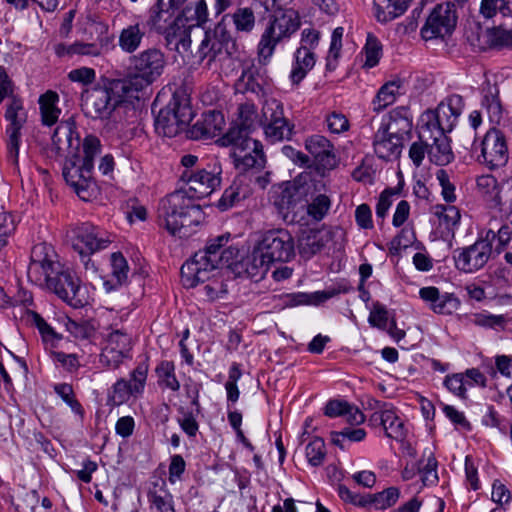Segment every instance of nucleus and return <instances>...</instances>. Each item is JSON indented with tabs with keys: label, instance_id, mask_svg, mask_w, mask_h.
<instances>
[{
	"label": "nucleus",
	"instance_id": "f257e3e1",
	"mask_svg": "<svg viewBox=\"0 0 512 512\" xmlns=\"http://www.w3.org/2000/svg\"><path fill=\"white\" fill-rule=\"evenodd\" d=\"M52 148L64 157L62 175L78 197L88 201L96 191L93 177L94 159L101 151L100 140L87 135L83 142L73 117L60 121L52 135Z\"/></svg>",
	"mask_w": 512,
	"mask_h": 512
},
{
	"label": "nucleus",
	"instance_id": "f03ea898",
	"mask_svg": "<svg viewBox=\"0 0 512 512\" xmlns=\"http://www.w3.org/2000/svg\"><path fill=\"white\" fill-rule=\"evenodd\" d=\"M27 277L32 284L52 291L73 308L89 303L87 290L79 278L64 269L54 247L46 242L32 247Z\"/></svg>",
	"mask_w": 512,
	"mask_h": 512
},
{
	"label": "nucleus",
	"instance_id": "7ed1b4c3",
	"mask_svg": "<svg viewBox=\"0 0 512 512\" xmlns=\"http://www.w3.org/2000/svg\"><path fill=\"white\" fill-rule=\"evenodd\" d=\"M142 79L133 80L105 79L82 93V107L85 114L94 120H108L122 107L132 105L139 100L137 88L141 87Z\"/></svg>",
	"mask_w": 512,
	"mask_h": 512
},
{
	"label": "nucleus",
	"instance_id": "20e7f679",
	"mask_svg": "<svg viewBox=\"0 0 512 512\" xmlns=\"http://www.w3.org/2000/svg\"><path fill=\"white\" fill-rule=\"evenodd\" d=\"M511 237L512 231L507 225H502L497 232L492 229L480 231L473 244L454 251L456 268L465 273L479 271L492 257L499 255L506 248Z\"/></svg>",
	"mask_w": 512,
	"mask_h": 512
},
{
	"label": "nucleus",
	"instance_id": "39448f33",
	"mask_svg": "<svg viewBox=\"0 0 512 512\" xmlns=\"http://www.w3.org/2000/svg\"><path fill=\"white\" fill-rule=\"evenodd\" d=\"M228 237L219 236L212 240L204 250L196 252L181 267V280L185 287L194 288L210 279L226 250L221 251Z\"/></svg>",
	"mask_w": 512,
	"mask_h": 512
},
{
	"label": "nucleus",
	"instance_id": "423d86ee",
	"mask_svg": "<svg viewBox=\"0 0 512 512\" xmlns=\"http://www.w3.org/2000/svg\"><path fill=\"white\" fill-rule=\"evenodd\" d=\"M300 24V17L296 10L273 13L257 46L260 62L267 63L273 56L276 46L288 40L300 28Z\"/></svg>",
	"mask_w": 512,
	"mask_h": 512
},
{
	"label": "nucleus",
	"instance_id": "0eeeda50",
	"mask_svg": "<svg viewBox=\"0 0 512 512\" xmlns=\"http://www.w3.org/2000/svg\"><path fill=\"white\" fill-rule=\"evenodd\" d=\"M72 248L79 255L85 270L97 271L91 255L108 248L113 242V236L105 229L90 222L77 225L72 229Z\"/></svg>",
	"mask_w": 512,
	"mask_h": 512
},
{
	"label": "nucleus",
	"instance_id": "6e6552de",
	"mask_svg": "<svg viewBox=\"0 0 512 512\" xmlns=\"http://www.w3.org/2000/svg\"><path fill=\"white\" fill-rule=\"evenodd\" d=\"M192 200L184 188L167 195L164 203L166 229L172 236L187 238L192 234V215L200 214L199 206Z\"/></svg>",
	"mask_w": 512,
	"mask_h": 512
},
{
	"label": "nucleus",
	"instance_id": "1a4fd4ad",
	"mask_svg": "<svg viewBox=\"0 0 512 512\" xmlns=\"http://www.w3.org/2000/svg\"><path fill=\"white\" fill-rule=\"evenodd\" d=\"M222 166L214 158L195 168L184 170L180 180L185 183V190L190 199L201 200L210 196L221 185Z\"/></svg>",
	"mask_w": 512,
	"mask_h": 512
},
{
	"label": "nucleus",
	"instance_id": "9d476101",
	"mask_svg": "<svg viewBox=\"0 0 512 512\" xmlns=\"http://www.w3.org/2000/svg\"><path fill=\"white\" fill-rule=\"evenodd\" d=\"M133 346V337L126 329L111 325L99 356L100 364L109 370L119 368L132 359Z\"/></svg>",
	"mask_w": 512,
	"mask_h": 512
},
{
	"label": "nucleus",
	"instance_id": "9b49d317",
	"mask_svg": "<svg viewBox=\"0 0 512 512\" xmlns=\"http://www.w3.org/2000/svg\"><path fill=\"white\" fill-rule=\"evenodd\" d=\"M192 118L190 96L186 88L179 87L173 91L165 109H162V134L167 137L178 135Z\"/></svg>",
	"mask_w": 512,
	"mask_h": 512
},
{
	"label": "nucleus",
	"instance_id": "f8f14e48",
	"mask_svg": "<svg viewBox=\"0 0 512 512\" xmlns=\"http://www.w3.org/2000/svg\"><path fill=\"white\" fill-rule=\"evenodd\" d=\"M255 246L272 264L288 262L295 256L294 238L284 228L266 231Z\"/></svg>",
	"mask_w": 512,
	"mask_h": 512
},
{
	"label": "nucleus",
	"instance_id": "ddd939ff",
	"mask_svg": "<svg viewBox=\"0 0 512 512\" xmlns=\"http://www.w3.org/2000/svg\"><path fill=\"white\" fill-rule=\"evenodd\" d=\"M148 365L141 362L129 375V379L120 378L111 387L108 395V403L113 406H120L127 403L131 398L140 396L145 388Z\"/></svg>",
	"mask_w": 512,
	"mask_h": 512
},
{
	"label": "nucleus",
	"instance_id": "4468645a",
	"mask_svg": "<svg viewBox=\"0 0 512 512\" xmlns=\"http://www.w3.org/2000/svg\"><path fill=\"white\" fill-rule=\"evenodd\" d=\"M457 15L453 3H441L434 7L421 28L420 34L425 41L444 38L452 33L456 26Z\"/></svg>",
	"mask_w": 512,
	"mask_h": 512
},
{
	"label": "nucleus",
	"instance_id": "2eb2a0df",
	"mask_svg": "<svg viewBox=\"0 0 512 512\" xmlns=\"http://www.w3.org/2000/svg\"><path fill=\"white\" fill-rule=\"evenodd\" d=\"M23 112V104L20 98L12 97L5 112V119L9 122L6 127L7 134V158L10 163L17 166L19 158L21 129L26 121Z\"/></svg>",
	"mask_w": 512,
	"mask_h": 512
},
{
	"label": "nucleus",
	"instance_id": "dca6fc26",
	"mask_svg": "<svg viewBox=\"0 0 512 512\" xmlns=\"http://www.w3.org/2000/svg\"><path fill=\"white\" fill-rule=\"evenodd\" d=\"M509 159L505 135L496 128L489 129L481 142L479 161L490 169L504 166Z\"/></svg>",
	"mask_w": 512,
	"mask_h": 512
},
{
	"label": "nucleus",
	"instance_id": "f3484780",
	"mask_svg": "<svg viewBox=\"0 0 512 512\" xmlns=\"http://www.w3.org/2000/svg\"><path fill=\"white\" fill-rule=\"evenodd\" d=\"M305 149L313 158L318 173L324 176L336 168L338 159L332 142L323 135L314 134L306 138Z\"/></svg>",
	"mask_w": 512,
	"mask_h": 512
},
{
	"label": "nucleus",
	"instance_id": "a211bd4d",
	"mask_svg": "<svg viewBox=\"0 0 512 512\" xmlns=\"http://www.w3.org/2000/svg\"><path fill=\"white\" fill-rule=\"evenodd\" d=\"M132 63L137 71L124 77V80H133L134 78L142 79L141 87L137 88V95L150 86L160 75V51L157 49H148L141 52L138 56H133Z\"/></svg>",
	"mask_w": 512,
	"mask_h": 512
},
{
	"label": "nucleus",
	"instance_id": "6ab92c4d",
	"mask_svg": "<svg viewBox=\"0 0 512 512\" xmlns=\"http://www.w3.org/2000/svg\"><path fill=\"white\" fill-rule=\"evenodd\" d=\"M420 137L428 143V157L432 163L445 166L454 160L450 139L446 133L429 129V126H421Z\"/></svg>",
	"mask_w": 512,
	"mask_h": 512
},
{
	"label": "nucleus",
	"instance_id": "aec40b11",
	"mask_svg": "<svg viewBox=\"0 0 512 512\" xmlns=\"http://www.w3.org/2000/svg\"><path fill=\"white\" fill-rule=\"evenodd\" d=\"M470 44L478 51L489 49L501 50L512 46V30L505 29L502 26L482 29L472 32L468 37Z\"/></svg>",
	"mask_w": 512,
	"mask_h": 512
},
{
	"label": "nucleus",
	"instance_id": "412c9836",
	"mask_svg": "<svg viewBox=\"0 0 512 512\" xmlns=\"http://www.w3.org/2000/svg\"><path fill=\"white\" fill-rule=\"evenodd\" d=\"M190 9H184L165 30L166 46L183 55L191 46L189 17Z\"/></svg>",
	"mask_w": 512,
	"mask_h": 512
},
{
	"label": "nucleus",
	"instance_id": "4be33fe9",
	"mask_svg": "<svg viewBox=\"0 0 512 512\" xmlns=\"http://www.w3.org/2000/svg\"><path fill=\"white\" fill-rule=\"evenodd\" d=\"M231 155L236 169L240 172L239 176H246L247 178L255 172H261L266 163L260 142L247 148V150H233Z\"/></svg>",
	"mask_w": 512,
	"mask_h": 512
},
{
	"label": "nucleus",
	"instance_id": "5701e85b",
	"mask_svg": "<svg viewBox=\"0 0 512 512\" xmlns=\"http://www.w3.org/2000/svg\"><path fill=\"white\" fill-rule=\"evenodd\" d=\"M225 125L224 115L220 111L209 110L202 114L187 131L193 140H206L217 136Z\"/></svg>",
	"mask_w": 512,
	"mask_h": 512
},
{
	"label": "nucleus",
	"instance_id": "b1692460",
	"mask_svg": "<svg viewBox=\"0 0 512 512\" xmlns=\"http://www.w3.org/2000/svg\"><path fill=\"white\" fill-rule=\"evenodd\" d=\"M130 268L126 258L121 252L110 255V272L102 277L103 289L106 293L123 290L128 283Z\"/></svg>",
	"mask_w": 512,
	"mask_h": 512
},
{
	"label": "nucleus",
	"instance_id": "393cba45",
	"mask_svg": "<svg viewBox=\"0 0 512 512\" xmlns=\"http://www.w3.org/2000/svg\"><path fill=\"white\" fill-rule=\"evenodd\" d=\"M420 298L436 314L451 315L460 306L459 299L450 293L441 294L434 286L423 287L419 290Z\"/></svg>",
	"mask_w": 512,
	"mask_h": 512
},
{
	"label": "nucleus",
	"instance_id": "a878e982",
	"mask_svg": "<svg viewBox=\"0 0 512 512\" xmlns=\"http://www.w3.org/2000/svg\"><path fill=\"white\" fill-rule=\"evenodd\" d=\"M370 422L374 426H381L385 435L391 439L402 442L406 437L404 422L392 407L375 411L370 417Z\"/></svg>",
	"mask_w": 512,
	"mask_h": 512
},
{
	"label": "nucleus",
	"instance_id": "bb28decb",
	"mask_svg": "<svg viewBox=\"0 0 512 512\" xmlns=\"http://www.w3.org/2000/svg\"><path fill=\"white\" fill-rule=\"evenodd\" d=\"M403 143L398 136L391 135L380 126L373 137L374 153L384 161L396 160L401 155Z\"/></svg>",
	"mask_w": 512,
	"mask_h": 512
},
{
	"label": "nucleus",
	"instance_id": "cd10ccee",
	"mask_svg": "<svg viewBox=\"0 0 512 512\" xmlns=\"http://www.w3.org/2000/svg\"><path fill=\"white\" fill-rule=\"evenodd\" d=\"M391 135L398 136L402 142L412 130V119L409 110L406 107H397L393 109L388 116L387 121L380 125Z\"/></svg>",
	"mask_w": 512,
	"mask_h": 512
},
{
	"label": "nucleus",
	"instance_id": "c85d7f7f",
	"mask_svg": "<svg viewBox=\"0 0 512 512\" xmlns=\"http://www.w3.org/2000/svg\"><path fill=\"white\" fill-rule=\"evenodd\" d=\"M101 32L97 38V42L94 43H83L76 41L72 43L73 55H84L97 57L103 53L109 51L113 46V36L108 34V27L106 25H100Z\"/></svg>",
	"mask_w": 512,
	"mask_h": 512
},
{
	"label": "nucleus",
	"instance_id": "c756f323",
	"mask_svg": "<svg viewBox=\"0 0 512 512\" xmlns=\"http://www.w3.org/2000/svg\"><path fill=\"white\" fill-rule=\"evenodd\" d=\"M413 0H374V16L379 23L386 24L402 16Z\"/></svg>",
	"mask_w": 512,
	"mask_h": 512
},
{
	"label": "nucleus",
	"instance_id": "7c9ffc66",
	"mask_svg": "<svg viewBox=\"0 0 512 512\" xmlns=\"http://www.w3.org/2000/svg\"><path fill=\"white\" fill-rule=\"evenodd\" d=\"M252 189L250 184L247 183L246 176H237L232 184L225 189L220 200L219 208L227 210L242 200H245L251 194Z\"/></svg>",
	"mask_w": 512,
	"mask_h": 512
},
{
	"label": "nucleus",
	"instance_id": "2f4dec72",
	"mask_svg": "<svg viewBox=\"0 0 512 512\" xmlns=\"http://www.w3.org/2000/svg\"><path fill=\"white\" fill-rule=\"evenodd\" d=\"M316 59L313 51L298 48L294 53V62L290 72V80L298 85L315 66Z\"/></svg>",
	"mask_w": 512,
	"mask_h": 512
},
{
	"label": "nucleus",
	"instance_id": "473e14b6",
	"mask_svg": "<svg viewBox=\"0 0 512 512\" xmlns=\"http://www.w3.org/2000/svg\"><path fill=\"white\" fill-rule=\"evenodd\" d=\"M251 132L238 123H234L218 142L221 146H232L233 150H247L258 142L250 137Z\"/></svg>",
	"mask_w": 512,
	"mask_h": 512
},
{
	"label": "nucleus",
	"instance_id": "72a5a7b5",
	"mask_svg": "<svg viewBox=\"0 0 512 512\" xmlns=\"http://www.w3.org/2000/svg\"><path fill=\"white\" fill-rule=\"evenodd\" d=\"M59 95L48 90L40 95L38 103L41 115V122L44 126H53L59 120L61 109L58 107Z\"/></svg>",
	"mask_w": 512,
	"mask_h": 512
},
{
	"label": "nucleus",
	"instance_id": "f704fd0d",
	"mask_svg": "<svg viewBox=\"0 0 512 512\" xmlns=\"http://www.w3.org/2000/svg\"><path fill=\"white\" fill-rule=\"evenodd\" d=\"M402 88L403 81L399 78L383 84L372 101L373 110L380 112L389 105H392L396 101L397 96L401 94Z\"/></svg>",
	"mask_w": 512,
	"mask_h": 512
},
{
	"label": "nucleus",
	"instance_id": "c9c22d12",
	"mask_svg": "<svg viewBox=\"0 0 512 512\" xmlns=\"http://www.w3.org/2000/svg\"><path fill=\"white\" fill-rule=\"evenodd\" d=\"M243 265L248 277L258 281L266 275L272 263L255 246L252 253L244 260Z\"/></svg>",
	"mask_w": 512,
	"mask_h": 512
},
{
	"label": "nucleus",
	"instance_id": "e433bc0d",
	"mask_svg": "<svg viewBox=\"0 0 512 512\" xmlns=\"http://www.w3.org/2000/svg\"><path fill=\"white\" fill-rule=\"evenodd\" d=\"M482 107L486 110L489 121L499 125L504 118V109L499 99V92L496 87H488L484 90L481 101Z\"/></svg>",
	"mask_w": 512,
	"mask_h": 512
},
{
	"label": "nucleus",
	"instance_id": "4c0bfd02",
	"mask_svg": "<svg viewBox=\"0 0 512 512\" xmlns=\"http://www.w3.org/2000/svg\"><path fill=\"white\" fill-rule=\"evenodd\" d=\"M28 316L32 324L38 329L44 343L55 347L62 339V335L57 333L54 328L36 311L29 310Z\"/></svg>",
	"mask_w": 512,
	"mask_h": 512
},
{
	"label": "nucleus",
	"instance_id": "58836bf2",
	"mask_svg": "<svg viewBox=\"0 0 512 512\" xmlns=\"http://www.w3.org/2000/svg\"><path fill=\"white\" fill-rule=\"evenodd\" d=\"M432 120H429L423 126H429L432 130H441L444 133H449L456 126L458 117L445 111L443 107H437L432 114Z\"/></svg>",
	"mask_w": 512,
	"mask_h": 512
},
{
	"label": "nucleus",
	"instance_id": "ea45409f",
	"mask_svg": "<svg viewBox=\"0 0 512 512\" xmlns=\"http://www.w3.org/2000/svg\"><path fill=\"white\" fill-rule=\"evenodd\" d=\"M237 119L235 123L238 125L245 127L250 131H254L258 126H260V118L257 113V108L252 102H244L238 106L237 109Z\"/></svg>",
	"mask_w": 512,
	"mask_h": 512
},
{
	"label": "nucleus",
	"instance_id": "a19ab883",
	"mask_svg": "<svg viewBox=\"0 0 512 512\" xmlns=\"http://www.w3.org/2000/svg\"><path fill=\"white\" fill-rule=\"evenodd\" d=\"M283 120H286V118L284 117L282 103L275 98L266 99L262 107L260 126L269 123L279 124V121Z\"/></svg>",
	"mask_w": 512,
	"mask_h": 512
},
{
	"label": "nucleus",
	"instance_id": "79ce46f5",
	"mask_svg": "<svg viewBox=\"0 0 512 512\" xmlns=\"http://www.w3.org/2000/svg\"><path fill=\"white\" fill-rule=\"evenodd\" d=\"M504 17H512V0H481L480 13L490 19L497 13Z\"/></svg>",
	"mask_w": 512,
	"mask_h": 512
},
{
	"label": "nucleus",
	"instance_id": "37998d69",
	"mask_svg": "<svg viewBox=\"0 0 512 512\" xmlns=\"http://www.w3.org/2000/svg\"><path fill=\"white\" fill-rule=\"evenodd\" d=\"M143 38V33L138 25H130L124 28L119 36V46L126 53H133L138 49Z\"/></svg>",
	"mask_w": 512,
	"mask_h": 512
},
{
	"label": "nucleus",
	"instance_id": "c03bdc74",
	"mask_svg": "<svg viewBox=\"0 0 512 512\" xmlns=\"http://www.w3.org/2000/svg\"><path fill=\"white\" fill-rule=\"evenodd\" d=\"M53 390L62 401L70 407L72 412L76 415L83 416L84 409L81 403L77 400L73 386L69 383H56L53 386Z\"/></svg>",
	"mask_w": 512,
	"mask_h": 512
},
{
	"label": "nucleus",
	"instance_id": "a18cd8bd",
	"mask_svg": "<svg viewBox=\"0 0 512 512\" xmlns=\"http://www.w3.org/2000/svg\"><path fill=\"white\" fill-rule=\"evenodd\" d=\"M400 491L396 487H389L382 492L367 496L368 504H373L376 509H387L396 504Z\"/></svg>",
	"mask_w": 512,
	"mask_h": 512
},
{
	"label": "nucleus",
	"instance_id": "49530a36",
	"mask_svg": "<svg viewBox=\"0 0 512 512\" xmlns=\"http://www.w3.org/2000/svg\"><path fill=\"white\" fill-rule=\"evenodd\" d=\"M238 32L250 33L255 27V15L251 8H238L229 15Z\"/></svg>",
	"mask_w": 512,
	"mask_h": 512
},
{
	"label": "nucleus",
	"instance_id": "de8ad7c7",
	"mask_svg": "<svg viewBox=\"0 0 512 512\" xmlns=\"http://www.w3.org/2000/svg\"><path fill=\"white\" fill-rule=\"evenodd\" d=\"M305 455L310 465L317 467L323 464L326 447L323 439L314 437L305 448Z\"/></svg>",
	"mask_w": 512,
	"mask_h": 512
},
{
	"label": "nucleus",
	"instance_id": "09e8293b",
	"mask_svg": "<svg viewBox=\"0 0 512 512\" xmlns=\"http://www.w3.org/2000/svg\"><path fill=\"white\" fill-rule=\"evenodd\" d=\"M433 214L439 219L440 224L446 228L456 226L461 218L459 209L453 205H435L433 207Z\"/></svg>",
	"mask_w": 512,
	"mask_h": 512
},
{
	"label": "nucleus",
	"instance_id": "8fccbe9b",
	"mask_svg": "<svg viewBox=\"0 0 512 512\" xmlns=\"http://www.w3.org/2000/svg\"><path fill=\"white\" fill-rule=\"evenodd\" d=\"M227 48V45L222 43L216 38H213L211 31L205 33L204 39L202 40L199 47V57L201 60L209 58L214 60L216 56L221 53L223 47Z\"/></svg>",
	"mask_w": 512,
	"mask_h": 512
},
{
	"label": "nucleus",
	"instance_id": "3c124183",
	"mask_svg": "<svg viewBox=\"0 0 512 512\" xmlns=\"http://www.w3.org/2000/svg\"><path fill=\"white\" fill-rule=\"evenodd\" d=\"M343 33V27H337L332 32L330 48L326 58V69L329 71L335 70L337 66V60L339 58L340 51L342 48Z\"/></svg>",
	"mask_w": 512,
	"mask_h": 512
},
{
	"label": "nucleus",
	"instance_id": "603ef678",
	"mask_svg": "<svg viewBox=\"0 0 512 512\" xmlns=\"http://www.w3.org/2000/svg\"><path fill=\"white\" fill-rule=\"evenodd\" d=\"M279 122V124L269 123L262 126L264 128L266 138L271 143L289 139L292 134V127L289 125L287 119Z\"/></svg>",
	"mask_w": 512,
	"mask_h": 512
},
{
	"label": "nucleus",
	"instance_id": "864d4df0",
	"mask_svg": "<svg viewBox=\"0 0 512 512\" xmlns=\"http://www.w3.org/2000/svg\"><path fill=\"white\" fill-rule=\"evenodd\" d=\"M331 201L325 194H319L307 206V214L315 221H321L328 213Z\"/></svg>",
	"mask_w": 512,
	"mask_h": 512
},
{
	"label": "nucleus",
	"instance_id": "5fc2aeb1",
	"mask_svg": "<svg viewBox=\"0 0 512 512\" xmlns=\"http://www.w3.org/2000/svg\"><path fill=\"white\" fill-rule=\"evenodd\" d=\"M364 51L366 58L364 67L372 68L376 66L382 55V45L377 37L372 34H368Z\"/></svg>",
	"mask_w": 512,
	"mask_h": 512
},
{
	"label": "nucleus",
	"instance_id": "6e6d98bb",
	"mask_svg": "<svg viewBox=\"0 0 512 512\" xmlns=\"http://www.w3.org/2000/svg\"><path fill=\"white\" fill-rule=\"evenodd\" d=\"M218 274L219 272L216 269L211 273L210 279L205 281L207 283L203 289L210 300L222 298L228 292L227 284L224 283L221 277L217 276Z\"/></svg>",
	"mask_w": 512,
	"mask_h": 512
},
{
	"label": "nucleus",
	"instance_id": "4d7b16f0",
	"mask_svg": "<svg viewBox=\"0 0 512 512\" xmlns=\"http://www.w3.org/2000/svg\"><path fill=\"white\" fill-rule=\"evenodd\" d=\"M437 465L438 462L433 453H429L424 465L420 464L419 473L421 474V480L425 486L437 484Z\"/></svg>",
	"mask_w": 512,
	"mask_h": 512
},
{
	"label": "nucleus",
	"instance_id": "13d9d810",
	"mask_svg": "<svg viewBox=\"0 0 512 512\" xmlns=\"http://www.w3.org/2000/svg\"><path fill=\"white\" fill-rule=\"evenodd\" d=\"M157 469L151 476L150 480L145 483V490L148 502L150 503L151 512H160V495L159 481L160 476L156 474Z\"/></svg>",
	"mask_w": 512,
	"mask_h": 512
},
{
	"label": "nucleus",
	"instance_id": "bf43d9fd",
	"mask_svg": "<svg viewBox=\"0 0 512 512\" xmlns=\"http://www.w3.org/2000/svg\"><path fill=\"white\" fill-rule=\"evenodd\" d=\"M471 322L476 326L484 328H496L504 327L506 319L503 315H493L487 312H480L472 316Z\"/></svg>",
	"mask_w": 512,
	"mask_h": 512
},
{
	"label": "nucleus",
	"instance_id": "052dcab7",
	"mask_svg": "<svg viewBox=\"0 0 512 512\" xmlns=\"http://www.w3.org/2000/svg\"><path fill=\"white\" fill-rule=\"evenodd\" d=\"M436 179L441 186V195L448 203L456 201L455 185L450 181V177L446 170L440 169L436 172Z\"/></svg>",
	"mask_w": 512,
	"mask_h": 512
},
{
	"label": "nucleus",
	"instance_id": "680f3d73",
	"mask_svg": "<svg viewBox=\"0 0 512 512\" xmlns=\"http://www.w3.org/2000/svg\"><path fill=\"white\" fill-rule=\"evenodd\" d=\"M236 86L237 89L242 92L250 91L252 93L259 94L262 91V87L256 81L251 68L243 69L242 74L236 83Z\"/></svg>",
	"mask_w": 512,
	"mask_h": 512
},
{
	"label": "nucleus",
	"instance_id": "e2e57ef3",
	"mask_svg": "<svg viewBox=\"0 0 512 512\" xmlns=\"http://www.w3.org/2000/svg\"><path fill=\"white\" fill-rule=\"evenodd\" d=\"M444 386L454 395L465 399L466 398V383L464 374L455 373L447 375L444 380Z\"/></svg>",
	"mask_w": 512,
	"mask_h": 512
},
{
	"label": "nucleus",
	"instance_id": "0e129e2a",
	"mask_svg": "<svg viewBox=\"0 0 512 512\" xmlns=\"http://www.w3.org/2000/svg\"><path fill=\"white\" fill-rule=\"evenodd\" d=\"M52 359L61 364V366L68 372L77 371L80 367L79 357L75 353H65L62 351H52Z\"/></svg>",
	"mask_w": 512,
	"mask_h": 512
},
{
	"label": "nucleus",
	"instance_id": "69168bd1",
	"mask_svg": "<svg viewBox=\"0 0 512 512\" xmlns=\"http://www.w3.org/2000/svg\"><path fill=\"white\" fill-rule=\"evenodd\" d=\"M323 242L318 239L315 233L303 237L299 243L300 253L306 256H312L323 248Z\"/></svg>",
	"mask_w": 512,
	"mask_h": 512
},
{
	"label": "nucleus",
	"instance_id": "338daca9",
	"mask_svg": "<svg viewBox=\"0 0 512 512\" xmlns=\"http://www.w3.org/2000/svg\"><path fill=\"white\" fill-rule=\"evenodd\" d=\"M68 79L72 82L80 83L82 85H90L96 79V72L90 67H80L71 70L68 73Z\"/></svg>",
	"mask_w": 512,
	"mask_h": 512
},
{
	"label": "nucleus",
	"instance_id": "774afa93",
	"mask_svg": "<svg viewBox=\"0 0 512 512\" xmlns=\"http://www.w3.org/2000/svg\"><path fill=\"white\" fill-rule=\"evenodd\" d=\"M355 221L360 229L370 230L374 227L372 210L368 204L363 203L356 207Z\"/></svg>",
	"mask_w": 512,
	"mask_h": 512
}]
</instances>
